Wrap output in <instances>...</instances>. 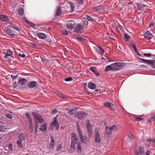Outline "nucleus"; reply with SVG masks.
<instances>
[{"instance_id":"nucleus-1","label":"nucleus","mask_w":155,"mask_h":155,"mask_svg":"<svg viewBox=\"0 0 155 155\" xmlns=\"http://www.w3.org/2000/svg\"><path fill=\"white\" fill-rule=\"evenodd\" d=\"M111 65L112 66V71H114L122 69L124 65V63L115 62L111 64Z\"/></svg>"},{"instance_id":"nucleus-2","label":"nucleus","mask_w":155,"mask_h":155,"mask_svg":"<svg viewBox=\"0 0 155 155\" xmlns=\"http://www.w3.org/2000/svg\"><path fill=\"white\" fill-rule=\"evenodd\" d=\"M18 138L19 139L17 141V144L19 147L22 148L23 145L21 141L24 140L25 139L24 135L23 133L20 134H18Z\"/></svg>"},{"instance_id":"nucleus-3","label":"nucleus","mask_w":155,"mask_h":155,"mask_svg":"<svg viewBox=\"0 0 155 155\" xmlns=\"http://www.w3.org/2000/svg\"><path fill=\"white\" fill-rule=\"evenodd\" d=\"M32 115L34 118L37 120L39 123H41L44 121V120L42 117L36 112L32 113Z\"/></svg>"},{"instance_id":"nucleus-4","label":"nucleus","mask_w":155,"mask_h":155,"mask_svg":"<svg viewBox=\"0 0 155 155\" xmlns=\"http://www.w3.org/2000/svg\"><path fill=\"white\" fill-rule=\"evenodd\" d=\"M57 116L54 118V119L51 123V126H52V129L53 130L54 128V126L56 130H57L59 128V125L57 119Z\"/></svg>"},{"instance_id":"nucleus-5","label":"nucleus","mask_w":155,"mask_h":155,"mask_svg":"<svg viewBox=\"0 0 155 155\" xmlns=\"http://www.w3.org/2000/svg\"><path fill=\"white\" fill-rule=\"evenodd\" d=\"M64 8L63 7L61 8L59 6H58L56 8V11L55 12V15L59 16L62 13L64 14L65 11H64Z\"/></svg>"},{"instance_id":"nucleus-6","label":"nucleus","mask_w":155,"mask_h":155,"mask_svg":"<svg viewBox=\"0 0 155 155\" xmlns=\"http://www.w3.org/2000/svg\"><path fill=\"white\" fill-rule=\"evenodd\" d=\"M87 114L84 111L78 112L76 116L79 119H82L84 118L87 115Z\"/></svg>"},{"instance_id":"nucleus-7","label":"nucleus","mask_w":155,"mask_h":155,"mask_svg":"<svg viewBox=\"0 0 155 155\" xmlns=\"http://www.w3.org/2000/svg\"><path fill=\"white\" fill-rule=\"evenodd\" d=\"M83 27L81 24H79L76 26L74 29V31L76 33H78L83 31Z\"/></svg>"},{"instance_id":"nucleus-8","label":"nucleus","mask_w":155,"mask_h":155,"mask_svg":"<svg viewBox=\"0 0 155 155\" xmlns=\"http://www.w3.org/2000/svg\"><path fill=\"white\" fill-rule=\"evenodd\" d=\"M71 135V142L77 143L78 141V139L76 134L74 133H72Z\"/></svg>"},{"instance_id":"nucleus-9","label":"nucleus","mask_w":155,"mask_h":155,"mask_svg":"<svg viewBox=\"0 0 155 155\" xmlns=\"http://www.w3.org/2000/svg\"><path fill=\"white\" fill-rule=\"evenodd\" d=\"M51 142L49 145V149L51 150H53L54 147L55 141L52 136H51Z\"/></svg>"},{"instance_id":"nucleus-10","label":"nucleus","mask_w":155,"mask_h":155,"mask_svg":"<svg viewBox=\"0 0 155 155\" xmlns=\"http://www.w3.org/2000/svg\"><path fill=\"white\" fill-rule=\"evenodd\" d=\"M144 148L143 147L141 146H140L138 147V149L136 152L135 153V155H139V154H142L143 153L144 151Z\"/></svg>"},{"instance_id":"nucleus-11","label":"nucleus","mask_w":155,"mask_h":155,"mask_svg":"<svg viewBox=\"0 0 155 155\" xmlns=\"http://www.w3.org/2000/svg\"><path fill=\"white\" fill-rule=\"evenodd\" d=\"M95 141L96 142L100 143L101 141V138L99 132L97 130H95Z\"/></svg>"},{"instance_id":"nucleus-12","label":"nucleus","mask_w":155,"mask_h":155,"mask_svg":"<svg viewBox=\"0 0 155 155\" xmlns=\"http://www.w3.org/2000/svg\"><path fill=\"white\" fill-rule=\"evenodd\" d=\"M37 85V82L35 81H32L28 84V86L29 88H32L36 87Z\"/></svg>"},{"instance_id":"nucleus-13","label":"nucleus","mask_w":155,"mask_h":155,"mask_svg":"<svg viewBox=\"0 0 155 155\" xmlns=\"http://www.w3.org/2000/svg\"><path fill=\"white\" fill-rule=\"evenodd\" d=\"M27 80L25 78H22L20 79L18 81V84L21 86L25 85L27 82Z\"/></svg>"},{"instance_id":"nucleus-14","label":"nucleus","mask_w":155,"mask_h":155,"mask_svg":"<svg viewBox=\"0 0 155 155\" xmlns=\"http://www.w3.org/2000/svg\"><path fill=\"white\" fill-rule=\"evenodd\" d=\"M74 24L75 22L74 21H68L67 25V27L69 29H73L74 28Z\"/></svg>"},{"instance_id":"nucleus-15","label":"nucleus","mask_w":155,"mask_h":155,"mask_svg":"<svg viewBox=\"0 0 155 155\" xmlns=\"http://www.w3.org/2000/svg\"><path fill=\"white\" fill-rule=\"evenodd\" d=\"M4 31L9 36L12 37L15 36V34L13 33L12 31L8 28H5Z\"/></svg>"},{"instance_id":"nucleus-16","label":"nucleus","mask_w":155,"mask_h":155,"mask_svg":"<svg viewBox=\"0 0 155 155\" xmlns=\"http://www.w3.org/2000/svg\"><path fill=\"white\" fill-rule=\"evenodd\" d=\"M144 37L147 39L150 40L153 37L152 34L148 31H147L144 34Z\"/></svg>"},{"instance_id":"nucleus-17","label":"nucleus","mask_w":155,"mask_h":155,"mask_svg":"<svg viewBox=\"0 0 155 155\" xmlns=\"http://www.w3.org/2000/svg\"><path fill=\"white\" fill-rule=\"evenodd\" d=\"M88 136L89 137L92 135V127L91 125L87 126L86 127Z\"/></svg>"},{"instance_id":"nucleus-18","label":"nucleus","mask_w":155,"mask_h":155,"mask_svg":"<svg viewBox=\"0 0 155 155\" xmlns=\"http://www.w3.org/2000/svg\"><path fill=\"white\" fill-rule=\"evenodd\" d=\"M136 5L139 11L143 10L144 9V8H147V5H143L138 3H137L136 4Z\"/></svg>"},{"instance_id":"nucleus-19","label":"nucleus","mask_w":155,"mask_h":155,"mask_svg":"<svg viewBox=\"0 0 155 155\" xmlns=\"http://www.w3.org/2000/svg\"><path fill=\"white\" fill-rule=\"evenodd\" d=\"M13 54V52L10 50H8L5 53V55L4 57L5 59H7L9 56H11Z\"/></svg>"},{"instance_id":"nucleus-20","label":"nucleus","mask_w":155,"mask_h":155,"mask_svg":"<svg viewBox=\"0 0 155 155\" xmlns=\"http://www.w3.org/2000/svg\"><path fill=\"white\" fill-rule=\"evenodd\" d=\"M8 18L7 16L5 15H0V20L2 21L6 22L8 21Z\"/></svg>"},{"instance_id":"nucleus-21","label":"nucleus","mask_w":155,"mask_h":155,"mask_svg":"<svg viewBox=\"0 0 155 155\" xmlns=\"http://www.w3.org/2000/svg\"><path fill=\"white\" fill-rule=\"evenodd\" d=\"M80 138L81 141L85 144L89 140V139L86 136H83Z\"/></svg>"},{"instance_id":"nucleus-22","label":"nucleus","mask_w":155,"mask_h":155,"mask_svg":"<svg viewBox=\"0 0 155 155\" xmlns=\"http://www.w3.org/2000/svg\"><path fill=\"white\" fill-rule=\"evenodd\" d=\"M37 35L38 38L41 39H45L47 37L45 34L41 32L38 33L37 34Z\"/></svg>"},{"instance_id":"nucleus-23","label":"nucleus","mask_w":155,"mask_h":155,"mask_svg":"<svg viewBox=\"0 0 155 155\" xmlns=\"http://www.w3.org/2000/svg\"><path fill=\"white\" fill-rule=\"evenodd\" d=\"M117 127V125L114 124L110 127H106L105 129L106 131H107L108 130H110L113 131L116 129Z\"/></svg>"},{"instance_id":"nucleus-24","label":"nucleus","mask_w":155,"mask_h":155,"mask_svg":"<svg viewBox=\"0 0 155 155\" xmlns=\"http://www.w3.org/2000/svg\"><path fill=\"white\" fill-rule=\"evenodd\" d=\"M138 59L142 61L144 63H147L148 64H152L153 63V61L150 60H147L141 58H139Z\"/></svg>"},{"instance_id":"nucleus-25","label":"nucleus","mask_w":155,"mask_h":155,"mask_svg":"<svg viewBox=\"0 0 155 155\" xmlns=\"http://www.w3.org/2000/svg\"><path fill=\"white\" fill-rule=\"evenodd\" d=\"M88 87L89 89H94L96 87V84L90 82L88 84Z\"/></svg>"},{"instance_id":"nucleus-26","label":"nucleus","mask_w":155,"mask_h":155,"mask_svg":"<svg viewBox=\"0 0 155 155\" xmlns=\"http://www.w3.org/2000/svg\"><path fill=\"white\" fill-rule=\"evenodd\" d=\"M96 51L99 54L102 55L104 52V50L99 47H98L96 48Z\"/></svg>"},{"instance_id":"nucleus-27","label":"nucleus","mask_w":155,"mask_h":155,"mask_svg":"<svg viewBox=\"0 0 155 155\" xmlns=\"http://www.w3.org/2000/svg\"><path fill=\"white\" fill-rule=\"evenodd\" d=\"M10 27L13 28L14 29L17 30L18 31H20V29L16 26L15 25H14L12 23H10Z\"/></svg>"},{"instance_id":"nucleus-28","label":"nucleus","mask_w":155,"mask_h":155,"mask_svg":"<svg viewBox=\"0 0 155 155\" xmlns=\"http://www.w3.org/2000/svg\"><path fill=\"white\" fill-rule=\"evenodd\" d=\"M18 12L19 15H22L24 13V10L23 8L21 7H19L18 10Z\"/></svg>"},{"instance_id":"nucleus-29","label":"nucleus","mask_w":155,"mask_h":155,"mask_svg":"<svg viewBox=\"0 0 155 155\" xmlns=\"http://www.w3.org/2000/svg\"><path fill=\"white\" fill-rule=\"evenodd\" d=\"M47 128V125L45 123L43 124V125L41 126L39 128V129L43 131H46Z\"/></svg>"},{"instance_id":"nucleus-30","label":"nucleus","mask_w":155,"mask_h":155,"mask_svg":"<svg viewBox=\"0 0 155 155\" xmlns=\"http://www.w3.org/2000/svg\"><path fill=\"white\" fill-rule=\"evenodd\" d=\"M77 150L78 152L81 153V152L82 148L81 147V143L80 142H78V143Z\"/></svg>"},{"instance_id":"nucleus-31","label":"nucleus","mask_w":155,"mask_h":155,"mask_svg":"<svg viewBox=\"0 0 155 155\" xmlns=\"http://www.w3.org/2000/svg\"><path fill=\"white\" fill-rule=\"evenodd\" d=\"M77 131L78 132V135L80 136V138L82 137V133L80 129L79 126L78 125H77Z\"/></svg>"},{"instance_id":"nucleus-32","label":"nucleus","mask_w":155,"mask_h":155,"mask_svg":"<svg viewBox=\"0 0 155 155\" xmlns=\"http://www.w3.org/2000/svg\"><path fill=\"white\" fill-rule=\"evenodd\" d=\"M112 66L111 64L110 65H108L106 67L105 71H107L110 70H112Z\"/></svg>"},{"instance_id":"nucleus-33","label":"nucleus","mask_w":155,"mask_h":155,"mask_svg":"<svg viewBox=\"0 0 155 155\" xmlns=\"http://www.w3.org/2000/svg\"><path fill=\"white\" fill-rule=\"evenodd\" d=\"M130 44L131 47L133 48L134 51H137V48L134 43L133 42H131L130 43Z\"/></svg>"},{"instance_id":"nucleus-34","label":"nucleus","mask_w":155,"mask_h":155,"mask_svg":"<svg viewBox=\"0 0 155 155\" xmlns=\"http://www.w3.org/2000/svg\"><path fill=\"white\" fill-rule=\"evenodd\" d=\"M155 120V114H154L153 116L149 118L148 121L149 123H150L153 121Z\"/></svg>"},{"instance_id":"nucleus-35","label":"nucleus","mask_w":155,"mask_h":155,"mask_svg":"<svg viewBox=\"0 0 155 155\" xmlns=\"http://www.w3.org/2000/svg\"><path fill=\"white\" fill-rule=\"evenodd\" d=\"M133 118L137 121H141L143 120V118L140 117H138L137 116L133 117Z\"/></svg>"},{"instance_id":"nucleus-36","label":"nucleus","mask_w":155,"mask_h":155,"mask_svg":"<svg viewBox=\"0 0 155 155\" xmlns=\"http://www.w3.org/2000/svg\"><path fill=\"white\" fill-rule=\"evenodd\" d=\"M86 18L88 21L91 22L94 21H95V20L90 17L89 16L87 15L86 16Z\"/></svg>"},{"instance_id":"nucleus-37","label":"nucleus","mask_w":155,"mask_h":155,"mask_svg":"<svg viewBox=\"0 0 155 155\" xmlns=\"http://www.w3.org/2000/svg\"><path fill=\"white\" fill-rule=\"evenodd\" d=\"M38 124L37 122H36L35 124V134H36L38 132L37 129H38Z\"/></svg>"},{"instance_id":"nucleus-38","label":"nucleus","mask_w":155,"mask_h":155,"mask_svg":"<svg viewBox=\"0 0 155 155\" xmlns=\"http://www.w3.org/2000/svg\"><path fill=\"white\" fill-rule=\"evenodd\" d=\"M124 38L127 41H128L130 38V36L128 34L125 33L124 35Z\"/></svg>"},{"instance_id":"nucleus-39","label":"nucleus","mask_w":155,"mask_h":155,"mask_svg":"<svg viewBox=\"0 0 155 155\" xmlns=\"http://www.w3.org/2000/svg\"><path fill=\"white\" fill-rule=\"evenodd\" d=\"M102 60H104L107 62H108L110 61H111L107 57L105 56L104 57H102L101 58Z\"/></svg>"},{"instance_id":"nucleus-40","label":"nucleus","mask_w":155,"mask_h":155,"mask_svg":"<svg viewBox=\"0 0 155 155\" xmlns=\"http://www.w3.org/2000/svg\"><path fill=\"white\" fill-rule=\"evenodd\" d=\"M147 142H151L155 143V138H150L147 139Z\"/></svg>"},{"instance_id":"nucleus-41","label":"nucleus","mask_w":155,"mask_h":155,"mask_svg":"<svg viewBox=\"0 0 155 155\" xmlns=\"http://www.w3.org/2000/svg\"><path fill=\"white\" fill-rule=\"evenodd\" d=\"M110 108V110H114L116 109V106L113 104H111V105L109 107Z\"/></svg>"},{"instance_id":"nucleus-42","label":"nucleus","mask_w":155,"mask_h":155,"mask_svg":"<svg viewBox=\"0 0 155 155\" xmlns=\"http://www.w3.org/2000/svg\"><path fill=\"white\" fill-rule=\"evenodd\" d=\"M30 128H33V124L31 120H28Z\"/></svg>"},{"instance_id":"nucleus-43","label":"nucleus","mask_w":155,"mask_h":155,"mask_svg":"<svg viewBox=\"0 0 155 155\" xmlns=\"http://www.w3.org/2000/svg\"><path fill=\"white\" fill-rule=\"evenodd\" d=\"M62 147L61 144H59L57 145L56 147V150L57 151H58L61 149H62Z\"/></svg>"},{"instance_id":"nucleus-44","label":"nucleus","mask_w":155,"mask_h":155,"mask_svg":"<svg viewBox=\"0 0 155 155\" xmlns=\"http://www.w3.org/2000/svg\"><path fill=\"white\" fill-rule=\"evenodd\" d=\"M75 110L74 109H71L69 110L68 113L71 115H72L75 113Z\"/></svg>"},{"instance_id":"nucleus-45","label":"nucleus","mask_w":155,"mask_h":155,"mask_svg":"<svg viewBox=\"0 0 155 155\" xmlns=\"http://www.w3.org/2000/svg\"><path fill=\"white\" fill-rule=\"evenodd\" d=\"M18 76V74L16 73H14L11 75V77L13 79L16 78Z\"/></svg>"},{"instance_id":"nucleus-46","label":"nucleus","mask_w":155,"mask_h":155,"mask_svg":"<svg viewBox=\"0 0 155 155\" xmlns=\"http://www.w3.org/2000/svg\"><path fill=\"white\" fill-rule=\"evenodd\" d=\"M70 5L71 8V11L70 12H71L74 11V5L72 3H70Z\"/></svg>"},{"instance_id":"nucleus-47","label":"nucleus","mask_w":155,"mask_h":155,"mask_svg":"<svg viewBox=\"0 0 155 155\" xmlns=\"http://www.w3.org/2000/svg\"><path fill=\"white\" fill-rule=\"evenodd\" d=\"M111 104L109 102H106L104 103V105L106 107H109L111 105Z\"/></svg>"},{"instance_id":"nucleus-48","label":"nucleus","mask_w":155,"mask_h":155,"mask_svg":"<svg viewBox=\"0 0 155 155\" xmlns=\"http://www.w3.org/2000/svg\"><path fill=\"white\" fill-rule=\"evenodd\" d=\"M76 143H73L71 142V149H75V145L74 144Z\"/></svg>"},{"instance_id":"nucleus-49","label":"nucleus","mask_w":155,"mask_h":155,"mask_svg":"<svg viewBox=\"0 0 155 155\" xmlns=\"http://www.w3.org/2000/svg\"><path fill=\"white\" fill-rule=\"evenodd\" d=\"M77 2L79 5H81L83 3L84 0H77Z\"/></svg>"},{"instance_id":"nucleus-50","label":"nucleus","mask_w":155,"mask_h":155,"mask_svg":"<svg viewBox=\"0 0 155 155\" xmlns=\"http://www.w3.org/2000/svg\"><path fill=\"white\" fill-rule=\"evenodd\" d=\"M8 149L10 150L11 151L12 150V143H10L8 145Z\"/></svg>"},{"instance_id":"nucleus-51","label":"nucleus","mask_w":155,"mask_h":155,"mask_svg":"<svg viewBox=\"0 0 155 155\" xmlns=\"http://www.w3.org/2000/svg\"><path fill=\"white\" fill-rule=\"evenodd\" d=\"M25 115L27 119H29V120H31L30 115L28 113H26Z\"/></svg>"},{"instance_id":"nucleus-52","label":"nucleus","mask_w":155,"mask_h":155,"mask_svg":"<svg viewBox=\"0 0 155 155\" xmlns=\"http://www.w3.org/2000/svg\"><path fill=\"white\" fill-rule=\"evenodd\" d=\"M143 55L144 56L149 57L151 56L152 55L150 53H144L143 54Z\"/></svg>"},{"instance_id":"nucleus-53","label":"nucleus","mask_w":155,"mask_h":155,"mask_svg":"<svg viewBox=\"0 0 155 155\" xmlns=\"http://www.w3.org/2000/svg\"><path fill=\"white\" fill-rule=\"evenodd\" d=\"M150 143H152L151 142H147V140H146L145 141V144L148 147H150L151 145L150 144Z\"/></svg>"},{"instance_id":"nucleus-54","label":"nucleus","mask_w":155,"mask_h":155,"mask_svg":"<svg viewBox=\"0 0 155 155\" xmlns=\"http://www.w3.org/2000/svg\"><path fill=\"white\" fill-rule=\"evenodd\" d=\"M97 8L98 10L101 9V10H103L104 9V8L101 5L98 6L97 7Z\"/></svg>"},{"instance_id":"nucleus-55","label":"nucleus","mask_w":155,"mask_h":155,"mask_svg":"<svg viewBox=\"0 0 155 155\" xmlns=\"http://www.w3.org/2000/svg\"><path fill=\"white\" fill-rule=\"evenodd\" d=\"M72 79L71 78V77H68L66 78L65 79V81H70L72 80Z\"/></svg>"},{"instance_id":"nucleus-56","label":"nucleus","mask_w":155,"mask_h":155,"mask_svg":"<svg viewBox=\"0 0 155 155\" xmlns=\"http://www.w3.org/2000/svg\"><path fill=\"white\" fill-rule=\"evenodd\" d=\"M27 24L31 27H33L34 26L35 24L33 23H31L30 21H28V22L27 23Z\"/></svg>"},{"instance_id":"nucleus-57","label":"nucleus","mask_w":155,"mask_h":155,"mask_svg":"<svg viewBox=\"0 0 155 155\" xmlns=\"http://www.w3.org/2000/svg\"><path fill=\"white\" fill-rule=\"evenodd\" d=\"M76 39L78 40L81 41H83L84 40V39L82 38L79 37H77Z\"/></svg>"},{"instance_id":"nucleus-58","label":"nucleus","mask_w":155,"mask_h":155,"mask_svg":"<svg viewBox=\"0 0 155 155\" xmlns=\"http://www.w3.org/2000/svg\"><path fill=\"white\" fill-rule=\"evenodd\" d=\"M151 152L149 150H147L146 151V153H145L146 155H150V154Z\"/></svg>"},{"instance_id":"nucleus-59","label":"nucleus","mask_w":155,"mask_h":155,"mask_svg":"<svg viewBox=\"0 0 155 155\" xmlns=\"http://www.w3.org/2000/svg\"><path fill=\"white\" fill-rule=\"evenodd\" d=\"M5 117L9 119H11L12 118V116L10 114H7L5 115Z\"/></svg>"},{"instance_id":"nucleus-60","label":"nucleus","mask_w":155,"mask_h":155,"mask_svg":"<svg viewBox=\"0 0 155 155\" xmlns=\"http://www.w3.org/2000/svg\"><path fill=\"white\" fill-rule=\"evenodd\" d=\"M90 70L91 71H92V72H93L94 73L95 71H96L95 70H94V67H91L90 68Z\"/></svg>"},{"instance_id":"nucleus-61","label":"nucleus","mask_w":155,"mask_h":155,"mask_svg":"<svg viewBox=\"0 0 155 155\" xmlns=\"http://www.w3.org/2000/svg\"><path fill=\"white\" fill-rule=\"evenodd\" d=\"M62 33L64 35H68L67 31L65 30H63L62 31Z\"/></svg>"},{"instance_id":"nucleus-62","label":"nucleus","mask_w":155,"mask_h":155,"mask_svg":"<svg viewBox=\"0 0 155 155\" xmlns=\"http://www.w3.org/2000/svg\"><path fill=\"white\" fill-rule=\"evenodd\" d=\"M86 125L87 126L91 125L90 124V122L88 120H86Z\"/></svg>"},{"instance_id":"nucleus-63","label":"nucleus","mask_w":155,"mask_h":155,"mask_svg":"<svg viewBox=\"0 0 155 155\" xmlns=\"http://www.w3.org/2000/svg\"><path fill=\"white\" fill-rule=\"evenodd\" d=\"M19 55L21 58H24L25 56V55L23 54H19Z\"/></svg>"},{"instance_id":"nucleus-64","label":"nucleus","mask_w":155,"mask_h":155,"mask_svg":"<svg viewBox=\"0 0 155 155\" xmlns=\"http://www.w3.org/2000/svg\"><path fill=\"white\" fill-rule=\"evenodd\" d=\"M23 21H26V23L27 24L28 22L29 21H28V20H27V19L25 18V17H24L23 18Z\"/></svg>"}]
</instances>
